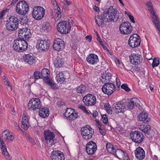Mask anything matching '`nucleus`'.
Masks as SVG:
<instances>
[{
  "label": "nucleus",
  "instance_id": "37998d69",
  "mask_svg": "<svg viewBox=\"0 0 160 160\" xmlns=\"http://www.w3.org/2000/svg\"><path fill=\"white\" fill-rule=\"evenodd\" d=\"M153 22L155 27L158 31V34L160 38V24L159 23L158 20H154Z\"/></svg>",
  "mask_w": 160,
  "mask_h": 160
},
{
  "label": "nucleus",
  "instance_id": "a878e982",
  "mask_svg": "<svg viewBox=\"0 0 160 160\" xmlns=\"http://www.w3.org/2000/svg\"><path fill=\"white\" fill-rule=\"evenodd\" d=\"M111 78V74L110 72L106 71L102 75L100 81L106 84V83H109Z\"/></svg>",
  "mask_w": 160,
  "mask_h": 160
},
{
  "label": "nucleus",
  "instance_id": "ddd939ff",
  "mask_svg": "<svg viewBox=\"0 0 160 160\" xmlns=\"http://www.w3.org/2000/svg\"><path fill=\"white\" fill-rule=\"evenodd\" d=\"M83 101L86 106H92L96 104V99L95 96L93 94H88L84 97Z\"/></svg>",
  "mask_w": 160,
  "mask_h": 160
},
{
  "label": "nucleus",
  "instance_id": "f257e3e1",
  "mask_svg": "<svg viewBox=\"0 0 160 160\" xmlns=\"http://www.w3.org/2000/svg\"><path fill=\"white\" fill-rule=\"evenodd\" d=\"M118 12L112 6H110L107 11L103 12L101 15H98L95 17V21L98 26L102 27L104 23L117 21L119 18Z\"/></svg>",
  "mask_w": 160,
  "mask_h": 160
},
{
  "label": "nucleus",
  "instance_id": "6e6552de",
  "mask_svg": "<svg viewBox=\"0 0 160 160\" xmlns=\"http://www.w3.org/2000/svg\"><path fill=\"white\" fill-rule=\"evenodd\" d=\"M93 133V130L89 126L84 127L81 129V135L83 138L86 140L91 139Z\"/></svg>",
  "mask_w": 160,
  "mask_h": 160
},
{
  "label": "nucleus",
  "instance_id": "c03bdc74",
  "mask_svg": "<svg viewBox=\"0 0 160 160\" xmlns=\"http://www.w3.org/2000/svg\"><path fill=\"white\" fill-rule=\"evenodd\" d=\"M159 62L158 58H154L152 64L153 68L157 67L159 64Z\"/></svg>",
  "mask_w": 160,
  "mask_h": 160
},
{
  "label": "nucleus",
  "instance_id": "473e14b6",
  "mask_svg": "<svg viewBox=\"0 0 160 160\" xmlns=\"http://www.w3.org/2000/svg\"><path fill=\"white\" fill-rule=\"evenodd\" d=\"M41 73L42 76L41 78L43 79L44 82L50 78L48 76L50 74V72L48 69L45 68L43 69L42 70Z\"/></svg>",
  "mask_w": 160,
  "mask_h": 160
},
{
  "label": "nucleus",
  "instance_id": "cd10ccee",
  "mask_svg": "<svg viewBox=\"0 0 160 160\" xmlns=\"http://www.w3.org/2000/svg\"><path fill=\"white\" fill-rule=\"evenodd\" d=\"M2 137L6 140H8L11 141L14 139V135L7 130L3 131L2 132Z\"/></svg>",
  "mask_w": 160,
  "mask_h": 160
},
{
  "label": "nucleus",
  "instance_id": "6e6d98bb",
  "mask_svg": "<svg viewBox=\"0 0 160 160\" xmlns=\"http://www.w3.org/2000/svg\"><path fill=\"white\" fill-rule=\"evenodd\" d=\"M23 123H22V128L24 130H26L28 129L29 127V124H23Z\"/></svg>",
  "mask_w": 160,
  "mask_h": 160
},
{
  "label": "nucleus",
  "instance_id": "72a5a7b5",
  "mask_svg": "<svg viewBox=\"0 0 160 160\" xmlns=\"http://www.w3.org/2000/svg\"><path fill=\"white\" fill-rule=\"evenodd\" d=\"M44 82L47 83L48 86H49L51 88L53 89H58L57 86V84L53 81L50 78L44 81Z\"/></svg>",
  "mask_w": 160,
  "mask_h": 160
},
{
  "label": "nucleus",
  "instance_id": "bb28decb",
  "mask_svg": "<svg viewBox=\"0 0 160 160\" xmlns=\"http://www.w3.org/2000/svg\"><path fill=\"white\" fill-rule=\"evenodd\" d=\"M146 5L150 12L152 22H153L154 20H158L157 16L155 14L152 3L150 2H147Z\"/></svg>",
  "mask_w": 160,
  "mask_h": 160
},
{
  "label": "nucleus",
  "instance_id": "423d86ee",
  "mask_svg": "<svg viewBox=\"0 0 160 160\" xmlns=\"http://www.w3.org/2000/svg\"><path fill=\"white\" fill-rule=\"evenodd\" d=\"M51 2L54 6V8L53 10H52L51 15L55 21H57L61 18V10L55 0L52 1Z\"/></svg>",
  "mask_w": 160,
  "mask_h": 160
},
{
  "label": "nucleus",
  "instance_id": "0eeeda50",
  "mask_svg": "<svg viewBox=\"0 0 160 160\" xmlns=\"http://www.w3.org/2000/svg\"><path fill=\"white\" fill-rule=\"evenodd\" d=\"M41 107V102L38 98H32L28 104V108L30 110L35 111L39 109Z\"/></svg>",
  "mask_w": 160,
  "mask_h": 160
},
{
  "label": "nucleus",
  "instance_id": "6ab92c4d",
  "mask_svg": "<svg viewBox=\"0 0 160 160\" xmlns=\"http://www.w3.org/2000/svg\"><path fill=\"white\" fill-rule=\"evenodd\" d=\"M65 116L70 120H74L77 119L78 114L72 108H67L64 113Z\"/></svg>",
  "mask_w": 160,
  "mask_h": 160
},
{
  "label": "nucleus",
  "instance_id": "aec40b11",
  "mask_svg": "<svg viewBox=\"0 0 160 160\" xmlns=\"http://www.w3.org/2000/svg\"><path fill=\"white\" fill-rule=\"evenodd\" d=\"M97 146L95 143L92 141L89 142L86 145V151L89 155H93L97 150Z\"/></svg>",
  "mask_w": 160,
  "mask_h": 160
},
{
  "label": "nucleus",
  "instance_id": "c85d7f7f",
  "mask_svg": "<svg viewBox=\"0 0 160 160\" xmlns=\"http://www.w3.org/2000/svg\"><path fill=\"white\" fill-rule=\"evenodd\" d=\"M0 147L2 154L7 159H10V155L8 152L6 144L4 142H2L0 143Z\"/></svg>",
  "mask_w": 160,
  "mask_h": 160
},
{
  "label": "nucleus",
  "instance_id": "864d4df0",
  "mask_svg": "<svg viewBox=\"0 0 160 160\" xmlns=\"http://www.w3.org/2000/svg\"><path fill=\"white\" fill-rule=\"evenodd\" d=\"M102 122L105 124L108 122V119L106 115H103L102 116Z\"/></svg>",
  "mask_w": 160,
  "mask_h": 160
},
{
  "label": "nucleus",
  "instance_id": "69168bd1",
  "mask_svg": "<svg viewBox=\"0 0 160 160\" xmlns=\"http://www.w3.org/2000/svg\"><path fill=\"white\" fill-rule=\"evenodd\" d=\"M93 9L96 12H100V9L99 8L95 5H94L93 6Z\"/></svg>",
  "mask_w": 160,
  "mask_h": 160
},
{
  "label": "nucleus",
  "instance_id": "7c9ffc66",
  "mask_svg": "<svg viewBox=\"0 0 160 160\" xmlns=\"http://www.w3.org/2000/svg\"><path fill=\"white\" fill-rule=\"evenodd\" d=\"M49 111L47 108H42L39 111V115L41 117L45 118L48 117L49 115Z\"/></svg>",
  "mask_w": 160,
  "mask_h": 160
},
{
  "label": "nucleus",
  "instance_id": "b1692460",
  "mask_svg": "<svg viewBox=\"0 0 160 160\" xmlns=\"http://www.w3.org/2000/svg\"><path fill=\"white\" fill-rule=\"evenodd\" d=\"M87 62L92 65L96 64L99 62L98 56L94 54H90L87 58Z\"/></svg>",
  "mask_w": 160,
  "mask_h": 160
},
{
  "label": "nucleus",
  "instance_id": "412c9836",
  "mask_svg": "<svg viewBox=\"0 0 160 160\" xmlns=\"http://www.w3.org/2000/svg\"><path fill=\"white\" fill-rule=\"evenodd\" d=\"M53 48L56 51H62L65 48V43L64 41L59 38L55 39L54 42Z\"/></svg>",
  "mask_w": 160,
  "mask_h": 160
},
{
  "label": "nucleus",
  "instance_id": "4468645a",
  "mask_svg": "<svg viewBox=\"0 0 160 160\" xmlns=\"http://www.w3.org/2000/svg\"><path fill=\"white\" fill-rule=\"evenodd\" d=\"M130 136L132 141L138 143L141 142L144 139L143 134L138 131L132 132L130 133Z\"/></svg>",
  "mask_w": 160,
  "mask_h": 160
},
{
  "label": "nucleus",
  "instance_id": "49530a36",
  "mask_svg": "<svg viewBox=\"0 0 160 160\" xmlns=\"http://www.w3.org/2000/svg\"><path fill=\"white\" fill-rule=\"evenodd\" d=\"M104 108L106 109L107 112L109 114H111L112 113V109L111 107L108 104L104 105Z\"/></svg>",
  "mask_w": 160,
  "mask_h": 160
},
{
  "label": "nucleus",
  "instance_id": "f03ea898",
  "mask_svg": "<svg viewBox=\"0 0 160 160\" xmlns=\"http://www.w3.org/2000/svg\"><path fill=\"white\" fill-rule=\"evenodd\" d=\"M13 47L16 51L22 52L26 50L28 47V45L27 43L25 40L17 39L13 42Z\"/></svg>",
  "mask_w": 160,
  "mask_h": 160
},
{
  "label": "nucleus",
  "instance_id": "0e129e2a",
  "mask_svg": "<svg viewBox=\"0 0 160 160\" xmlns=\"http://www.w3.org/2000/svg\"><path fill=\"white\" fill-rule=\"evenodd\" d=\"M114 61L117 65L119 67L120 64V62L119 59L117 58H115L114 59Z\"/></svg>",
  "mask_w": 160,
  "mask_h": 160
},
{
  "label": "nucleus",
  "instance_id": "3c124183",
  "mask_svg": "<svg viewBox=\"0 0 160 160\" xmlns=\"http://www.w3.org/2000/svg\"><path fill=\"white\" fill-rule=\"evenodd\" d=\"M79 108L82 111H83L84 112L86 113H88V112L87 110V109L85 106L82 105H79L78 106Z\"/></svg>",
  "mask_w": 160,
  "mask_h": 160
},
{
  "label": "nucleus",
  "instance_id": "09e8293b",
  "mask_svg": "<svg viewBox=\"0 0 160 160\" xmlns=\"http://www.w3.org/2000/svg\"><path fill=\"white\" fill-rule=\"evenodd\" d=\"M26 139L27 141L31 142L32 144L34 145L35 144L34 140L30 136L27 135L26 137Z\"/></svg>",
  "mask_w": 160,
  "mask_h": 160
},
{
  "label": "nucleus",
  "instance_id": "1a4fd4ad",
  "mask_svg": "<svg viewBox=\"0 0 160 160\" xmlns=\"http://www.w3.org/2000/svg\"><path fill=\"white\" fill-rule=\"evenodd\" d=\"M141 42L140 37L137 34H134L130 37L128 41V44L132 48L139 46Z\"/></svg>",
  "mask_w": 160,
  "mask_h": 160
},
{
  "label": "nucleus",
  "instance_id": "4c0bfd02",
  "mask_svg": "<svg viewBox=\"0 0 160 160\" xmlns=\"http://www.w3.org/2000/svg\"><path fill=\"white\" fill-rule=\"evenodd\" d=\"M57 81L58 83H62L65 80L64 76L62 72H60L57 75L56 77Z\"/></svg>",
  "mask_w": 160,
  "mask_h": 160
},
{
  "label": "nucleus",
  "instance_id": "39448f33",
  "mask_svg": "<svg viewBox=\"0 0 160 160\" xmlns=\"http://www.w3.org/2000/svg\"><path fill=\"white\" fill-rule=\"evenodd\" d=\"M29 9L28 4L25 1H21L18 3L16 8L17 12L20 15L26 14Z\"/></svg>",
  "mask_w": 160,
  "mask_h": 160
},
{
  "label": "nucleus",
  "instance_id": "79ce46f5",
  "mask_svg": "<svg viewBox=\"0 0 160 160\" xmlns=\"http://www.w3.org/2000/svg\"><path fill=\"white\" fill-rule=\"evenodd\" d=\"M124 151L120 149H118L117 150H116L115 154L117 157L121 159L122 157V154L123 153Z\"/></svg>",
  "mask_w": 160,
  "mask_h": 160
},
{
  "label": "nucleus",
  "instance_id": "052dcab7",
  "mask_svg": "<svg viewBox=\"0 0 160 160\" xmlns=\"http://www.w3.org/2000/svg\"><path fill=\"white\" fill-rule=\"evenodd\" d=\"M127 106V108L129 109H132L134 108L135 107L133 105L131 104L130 103V102H128Z\"/></svg>",
  "mask_w": 160,
  "mask_h": 160
},
{
  "label": "nucleus",
  "instance_id": "2eb2a0df",
  "mask_svg": "<svg viewBox=\"0 0 160 160\" xmlns=\"http://www.w3.org/2000/svg\"><path fill=\"white\" fill-rule=\"evenodd\" d=\"M130 62L134 65H138L141 63L142 61V58L139 54L132 53L129 55Z\"/></svg>",
  "mask_w": 160,
  "mask_h": 160
},
{
  "label": "nucleus",
  "instance_id": "4d7b16f0",
  "mask_svg": "<svg viewBox=\"0 0 160 160\" xmlns=\"http://www.w3.org/2000/svg\"><path fill=\"white\" fill-rule=\"evenodd\" d=\"M122 158H123L124 160H128V157L127 154L124 151Z\"/></svg>",
  "mask_w": 160,
  "mask_h": 160
},
{
  "label": "nucleus",
  "instance_id": "5fc2aeb1",
  "mask_svg": "<svg viewBox=\"0 0 160 160\" xmlns=\"http://www.w3.org/2000/svg\"><path fill=\"white\" fill-rule=\"evenodd\" d=\"M99 42L103 47V48L105 50L106 49V48L107 47L105 42L104 41H102V40L98 41Z\"/></svg>",
  "mask_w": 160,
  "mask_h": 160
},
{
  "label": "nucleus",
  "instance_id": "f3484780",
  "mask_svg": "<svg viewBox=\"0 0 160 160\" xmlns=\"http://www.w3.org/2000/svg\"><path fill=\"white\" fill-rule=\"evenodd\" d=\"M112 109L116 113L123 112L125 110V106L122 102H116L113 104Z\"/></svg>",
  "mask_w": 160,
  "mask_h": 160
},
{
  "label": "nucleus",
  "instance_id": "c9c22d12",
  "mask_svg": "<svg viewBox=\"0 0 160 160\" xmlns=\"http://www.w3.org/2000/svg\"><path fill=\"white\" fill-rule=\"evenodd\" d=\"M106 148L108 152L113 153V154H115L116 149L114 148L112 143L108 142L106 145Z\"/></svg>",
  "mask_w": 160,
  "mask_h": 160
},
{
  "label": "nucleus",
  "instance_id": "a18cd8bd",
  "mask_svg": "<svg viewBox=\"0 0 160 160\" xmlns=\"http://www.w3.org/2000/svg\"><path fill=\"white\" fill-rule=\"evenodd\" d=\"M20 22L22 24H27L28 22V19L25 16H23L22 17L20 18Z\"/></svg>",
  "mask_w": 160,
  "mask_h": 160
},
{
  "label": "nucleus",
  "instance_id": "a211bd4d",
  "mask_svg": "<svg viewBox=\"0 0 160 160\" xmlns=\"http://www.w3.org/2000/svg\"><path fill=\"white\" fill-rule=\"evenodd\" d=\"M44 137L47 144L52 145L54 143V134L50 130H45L44 132Z\"/></svg>",
  "mask_w": 160,
  "mask_h": 160
},
{
  "label": "nucleus",
  "instance_id": "338daca9",
  "mask_svg": "<svg viewBox=\"0 0 160 160\" xmlns=\"http://www.w3.org/2000/svg\"><path fill=\"white\" fill-rule=\"evenodd\" d=\"M5 15V12L4 11H2L0 12V18H3V17Z\"/></svg>",
  "mask_w": 160,
  "mask_h": 160
},
{
  "label": "nucleus",
  "instance_id": "a19ab883",
  "mask_svg": "<svg viewBox=\"0 0 160 160\" xmlns=\"http://www.w3.org/2000/svg\"><path fill=\"white\" fill-rule=\"evenodd\" d=\"M76 89L78 93L82 94L86 91V87L85 85L82 84L76 88Z\"/></svg>",
  "mask_w": 160,
  "mask_h": 160
},
{
  "label": "nucleus",
  "instance_id": "e2e57ef3",
  "mask_svg": "<svg viewBox=\"0 0 160 160\" xmlns=\"http://www.w3.org/2000/svg\"><path fill=\"white\" fill-rule=\"evenodd\" d=\"M116 82L117 83V87H119L121 85V82H120V80L118 78V77H117L116 78Z\"/></svg>",
  "mask_w": 160,
  "mask_h": 160
},
{
  "label": "nucleus",
  "instance_id": "393cba45",
  "mask_svg": "<svg viewBox=\"0 0 160 160\" xmlns=\"http://www.w3.org/2000/svg\"><path fill=\"white\" fill-rule=\"evenodd\" d=\"M136 158L139 160H142L145 157V152L141 147L138 148L135 151Z\"/></svg>",
  "mask_w": 160,
  "mask_h": 160
},
{
  "label": "nucleus",
  "instance_id": "de8ad7c7",
  "mask_svg": "<svg viewBox=\"0 0 160 160\" xmlns=\"http://www.w3.org/2000/svg\"><path fill=\"white\" fill-rule=\"evenodd\" d=\"M33 76L36 79H38L42 77L41 72L38 71L35 72L34 73Z\"/></svg>",
  "mask_w": 160,
  "mask_h": 160
},
{
  "label": "nucleus",
  "instance_id": "9b49d317",
  "mask_svg": "<svg viewBox=\"0 0 160 160\" xmlns=\"http://www.w3.org/2000/svg\"><path fill=\"white\" fill-rule=\"evenodd\" d=\"M119 29L122 34H128L132 31V27L131 23L128 22L122 23L119 27Z\"/></svg>",
  "mask_w": 160,
  "mask_h": 160
},
{
  "label": "nucleus",
  "instance_id": "4be33fe9",
  "mask_svg": "<svg viewBox=\"0 0 160 160\" xmlns=\"http://www.w3.org/2000/svg\"><path fill=\"white\" fill-rule=\"evenodd\" d=\"M49 46V44L47 41L39 39L37 41V47L41 50L45 51L48 49Z\"/></svg>",
  "mask_w": 160,
  "mask_h": 160
},
{
  "label": "nucleus",
  "instance_id": "8fccbe9b",
  "mask_svg": "<svg viewBox=\"0 0 160 160\" xmlns=\"http://www.w3.org/2000/svg\"><path fill=\"white\" fill-rule=\"evenodd\" d=\"M121 88L127 92H129L130 91V89L128 88L127 84H122L121 86Z\"/></svg>",
  "mask_w": 160,
  "mask_h": 160
},
{
  "label": "nucleus",
  "instance_id": "ea45409f",
  "mask_svg": "<svg viewBox=\"0 0 160 160\" xmlns=\"http://www.w3.org/2000/svg\"><path fill=\"white\" fill-rule=\"evenodd\" d=\"M130 102L131 104L133 105L134 106L139 107L140 106L141 102L137 98H132L131 99Z\"/></svg>",
  "mask_w": 160,
  "mask_h": 160
},
{
  "label": "nucleus",
  "instance_id": "dca6fc26",
  "mask_svg": "<svg viewBox=\"0 0 160 160\" xmlns=\"http://www.w3.org/2000/svg\"><path fill=\"white\" fill-rule=\"evenodd\" d=\"M18 32L19 37L22 40H27L31 35L30 30L26 28H20L18 30Z\"/></svg>",
  "mask_w": 160,
  "mask_h": 160
},
{
  "label": "nucleus",
  "instance_id": "2f4dec72",
  "mask_svg": "<svg viewBox=\"0 0 160 160\" xmlns=\"http://www.w3.org/2000/svg\"><path fill=\"white\" fill-rule=\"evenodd\" d=\"M148 115L147 113L142 112L138 116L139 120L141 122H148L150 118L148 117Z\"/></svg>",
  "mask_w": 160,
  "mask_h": 160
},
{
  "label": "nucleus",
  "instance_id": "bf43d9fd",
  "mask_svg": "<svg viewBox=\"0 0 160 160\" xmlns=\"http://www.w3.org/2000/svg\"><path fill=\"white\" fill-rule=\"evenodd\" d=\"M14 126L15 128L17 130L19 131L21 130L20 127H19L18 124L17 122H15L14 123Z\"/></svg>",
  "mask_w": 160,
  "mask_h": 160
},
{
  "label": "nucleus",
  "instance_id": "13d9d810",
  "mask_svg": "<svg viewBox=\"0 0 160 160\" xmlns=\"http://www.w3.org/2000/svg\"><path fill=\"white\" fill-rule=\"evenodd\" d=\"M127 15L129 18V19H130L131 21L133 23H134L135 22V21L134 20V17L132 16L131 15L130 13H128Z\"/></svg>",
  "mask_w": 160,
  "mask_h": 160
},
{
  "label": "nucleus",
  "instance_id": "e433bc0d",
  "mask_svg": "<svg viewBox=\"0 0 160 160\" xmlns=\"http://www.w3.org/2000/svg\"><path fill=\"white\" fill-rule=\"evenodd\" d=\"M64 62L62 59L58 58L54 61V65L56 68H60L63 64Z\"/></svg>",
  "mask_w": 160,
  "mask_h": 160
},
{
  "label": "nucleus",
  "instance_id": "603ef678",
  "mask_svg": "<svg viewBox=\"0 0 160 160\" xmlns=\"http://www.w3.org/2000/svg\"><path fill=\"white\" fill-rule=\"evenodd\" d=\"M22 123H24L23 124H29L28 118L27 117L24 116L22 117Z\"/></svg>",
  "mask_w": 160,
  "mask_h": 160
},
{
  "label": "nucleus",
  "instance_id": "f8f14e48",
  "mask_svg": "<svg viewBox=\"0 0 160 160\" xmlns=\"http://www.w3.org/2000/svg\"><path fill=\"white\" fill-rule=\"evenodd\" d=\"M115 86L113 83L109 82L105 84L102 86V89L104 93L110 95L115 91Z\"/></svg>",
  "mask_w": 160,
  "mask_h": 160
},
{
  "label": "nucleus",
  "instance_id": "58836bf2",
  "mask_svg": "<svg viewBox=\"0 0 160 160\" xmlns=\"http://www.w3.org/2000/svg\"><path fill=\"white\" fill-rule=\"evenodd\" d=\"M42 29L46 32H48L50 30L51 28V26L50 23L48 22H44L42 24Z\"/></svg>",
  "mask_w": 160,
  "mask_h": 160
},
{
  "label": "nucleus",
  "instance_id": "20e7f679",
  "mask_svg": "<svg viewBox=\"0 0 160 160\" xmlns=\"http://www.w3.org/2000/svg\"><path fill=\"white\" fill-rule=\"evenodd\" d=\"M45 12V10L42 7L36 6L33 9L32 16L34 19L40 20L44 17Z\"/></svg>",
  "mask_w": 160,
  "mask_h": 160
},
{
  "label": "nucleus",
  "instance_id": "9d476101",
  "mask_svg": "<svg viewBox=\"0 0 160 160\" xmlns=\"http://www.w3.org/2000/svg\"><path fill=\"white\" fill-rule=\"evenodd\" d=\"M71 27L69 24L66 21L60 22L57 26L58 31L61 33H68L70 31Z\"/></svg>",
  "mask_w": 160,
  "mask_h": 160
},
{
  "label": "nucleus",
  "instance_id": "c756f323",
  "mask_svg": "<svg viewBox=\"0 0 160 160\" xmlns=\"http://www.w3.org/2000/svg\"><path fill=\"white\" fill-rule=\"evenodd\" d=\"M24 60L30 65H32L35 63L37 62L36 58L32 55L30 54L25 55L23 56Z\"/></svg>",
  "mask_w": 160,
  "mask_h": 160
},
{
  "label": "nucleus",
  "instance_id": "5701e85b",
  "mask_svg": "<svg viewBox=\"0 0 160 160\" xmlns=\"http://www.w3.org/2000/svg\"><path fill=\"white\" fill-rule=\"evenodd\" d=\"M51 158L52 160H65V159L63 154L59 151H53Z\"/></svg>",
  "mask_w": 160,
  "mask_h": 160
},
{
  "label": "nucleus",
  "instance_id": "774afa93",
  "mask_svg": "<svg viewBox=\"0 0 160 160\" xmlns=\"http://www.w3.org/2000/svg\"><path fill=\"white\" fill-rule=\"evenodd\" d=\"M98 113L96 111H93V116L94 117H96L98 116Z\"/></svg>",
  "mask_w": 160,
  "mask_h": 160
},
{
  "label": "nucleus",
  "instance_id": "7ed1b4c3",
  "mask_svg": "<svg viewBox=\"0 0 160 160\" xmlns=\"http://www.w3.org/2000/svg\"><path fill=\"white\" fill-rule=\"evenodd\" d=\"M18 23L17 17L14 16H11L7 20V29L10 31L16 30L18 27Z\"/></svg>",
  "mask_w": 160,
  "mask_h": 160
},
{
  "label": "nucleus",
  "instance_id": "f704fd0d",
  "mask_svg": "<svg viewBox=\"0 0 160 160\" xmlns=\"http://www.w3.org/2000/svg\"><path fill=\"white\" fill-rule=\"evenodd\" d=\"M138 128L140 130L145 133H148L149 130H150L151 129L150 126L145 123L140 125L139 126Z\"/></svg>",
  "mask_w": 160,
  "mask_h": 160
},
{
  "label": "nucleus",
  "instance_id": "680f3d73",
  "mask_svg": "<svg viewBox=\"0 0 160 160\" xmlns=\"http://www.w3.org/2000/svg\"><path fill=\"white\" fill-rule=\"evenodd\" d=\"M85 38L89 42H91L92 41V37L90 35H87L85 37Z\"/></svg>",
  "mask_w": 160,
  "mask_h": 160
}]
</instances>
